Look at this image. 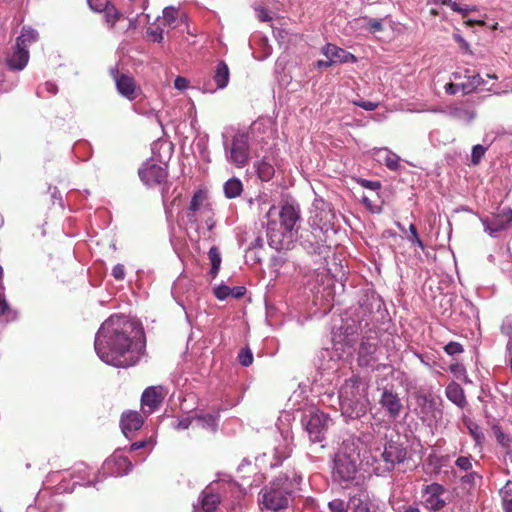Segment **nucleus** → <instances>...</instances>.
<instances>
[{
    "label": "nucleus",
    "instance_id": "31",
    "mask_svg": "<svg viewBox=\"0 0 512 512\" xmlns=\"http://www.w3.org/2000/svg\"><path fill=\"white\" fill-rule=\"evenodd\" d=\"M258 177L262 181H269L274 175V167L265 159L258 161L254 164Z\"/></svg>",
    "mask_w": 512,
    "mask_h": 512
},
{
    "label": "nucleus",
    "instance_id": "2",
    "mask_svg": "<svg viewBox=\"0 0 512 512\" xmlns=\"http://www.w3.org/2000/svg\"><path fill=\"white\" fill-rule=\"evenodd\" d=\"M252 136L258 142L267 143L272 138V129L265 125L263 121H255L249 129V132L237 131L231 139L222 134L223 147L226 161L237 167H245L250 159L249 137Z\"/></svg>",
    "mask_w": 512,
    "mask_h": 512
},
{
    "label": "nucleus",
    "instance_id": "7",
    "mask_svg": "<svg viewBox=\"0 0 512 512\" xmlns=\"http://www.w3.org/2000/svg\"><path fill=\"white\" fill-rule=\"evenodd\" d=\"M169 148V145L164 141H155L151 146L153 156L148 159L139 168L138 174L141 181L147 186H155L162 184L167 178V156H162L157 153L163 148Z\"/></svg>",
    "mask_w": 512,
    "mask_h": 512
},
{
    "label": "nucleus",
    "instance_id": "22",
    "mask_svg": "<svg viewBox=\"0 0 512 512\" xmlns=\"http://www.w3.org/2000/svg\"><path fill=\"white\" fill-rule=\"evenodd\" d=\"M322 53L327 59H330L333 64L336 63H355L357 58L345 49H342L334 44H326L322 48Z\"/></svg>",
    "mask_w": 512,
    "mask_h": 512
},
{
    "label": "nucleus",
    "instance_id": "48",
    "mask_svg": "<svg viewBox=\"0 0 512 512\" xmlns=\"http://www.w3.org/2000/svg\"><path fill=\"white\" fill-rule=\"evenodd\" d=\"M390 505L394 512H405L407 507H409V505L398 499L395 494L390 498Z\"/></svg>",
    "mask_w": 512,
    "mask_h": 512
},
{
    "label": "nucleus",
    "instance_id": "42",
    "mask_svg": "<svg viewBox=\"0 0 512 512\" xmlns=\"http://www.w3.org/2000/svg\"><path fill=\"white\" fill-rule=\"evenodd\" d=\"M87 471H88V467L81 464L76 470H75V473H77V478L78 480L74 482V484H79V485H84V486H90V485H95L93 482L91 481H87L85 482V479H86V475H87Z\"/></svg>",
    "mask_w": 512,
    "mask_h": 512
},
{
    "label": "nucleus",
    "instance_id": "59",
    "mask_svg": "<svg viewBox=\"0 0 512 512\" xmlns=\"http://www.w3.org/2000/svg\"><path fill=\"white\" fill-rule=\"evenodd\" d=\"M148 36L151 37V39L153 41H156V42H162L163 40V32L160 28H156V29H150L148 30Z\"/></svg>",
    "mask_w": 512,
    "mask_h": 512
},
{
    "label": "nucleus",
    "instance_id": "4",
    "mask_svg": "<svg viewBox=\"0 0 512 512\" xmlns=\"http://www.w3.org/2000/svg\"><path fill=\"white\" fill-rule=\"evenodd\" d=\"M301 481V475L295 470L280 474L261 490V503L272 511L286 509L293 494L299 490Z\"/></svg>",
    "mask_w": 512,
    "mask_h": 512
},
{
    "label": "nucleus",
    "instance_id": "49",
    "mask_svg": "<svg viewBox=\"0 0 512 512\" xmlns=\"http://www.w3.org/2000/svg\"><path fill=\"white\" fill-rule=\"evenodd\" d=\"M455 465L464 471H468L472 468V458L470 456H460L455 461Z\"/></svg>",
    "mask_w": 512,
    "mask_h": 512
},
{
    "label": "nucleus",
    "instance_id": "28",
    "mask_svg": "<svg viewBox=\"0 0 512 512\" xmlns=\"http://www.w3.org/2000/svg\"><path fill=\"white\" fill-rule=\"evenodd\" d=\"M200 503L204 512H213L220 503V497L210 490H204L200 495Z\"/></svg>",
    "mask_w": 512,
    "mask_h": 512
},
{
    "label": "nucleus",
    "instance_id": "41",
    "mask_svg": "<svg viewBox=\"0 0 512 512\" xmlns=\"http://www.w3.org/2000/svg\"><path fill=\"white\" fill-rule=\"evenodd\" d=\"M178 17V9L173 6H169L164 8L163 10V19L164 21L172 27H175V21Z\"/></svg>",
    "mask_w": 512,
    "mask_h": 512
},
{
    "label": "nucleus",
    "instance_id": "53",
    "mask_svg": "<svg viewBox=\"0 0 512 512\" xmlns=\"http://www.w3.org/2000/svg\"><path fill=\"white\" fill-rule=\"evenodd\" d=\"M500 496L502 503L512 497V481H507L502 489H500Z\"/></svg>",
    "mask_w": 512,
    "mask_h": 512
},
{
    "label": "nucleus",
    "instance_id": "1",
    "mask_svg": "<svg viewBox=\"0 0 512 512\" xmlns=\"http://www.w3.org/2000/svg\"><path fill=\"white\" fill-rule=\"evenodd\" d=\"M146 347L142 325L123 315H112L98 329L94 348L108 365L128 368L136 365Z\"/></svg>",
    "mask_w": 512,
    "mask_h": 512
},
{
    "label": "nucleus",
    "instance_id": "29",
    "mask_svg": "<svg viewBox=\"0 0 512 512\" xmlns=\"http://www.w3.org/2000/svg\"><path fill=\"white\" fill-rule=\"evenodd\" d=\"M224 195L228 199H233L241 195L243 184L239 178L232 177L224 183Z\"/></svg>",
    "mask_w": 512,
    "mask_h": 512
},
{
    "label": "nucleus",
    "instance_id": "55",
    "mask_svg": "<svg viewBox=\"0 0 512 512\" xmlns=\"http://www.w3.org/2000/svg\"><path fill=\"white\" fill-rule=\"evenodd\" d=\"M192 419L191 418H183L178 419L175 422H173L172 426L174 429L177 430H185L191 425Z\"/></svg>",
    "mask_w": 512,
    "mask_h": 512
},
{
    "label": "nucleus",
    "instance_id": "19",
    "mask_svg": "<svg viewBox=\"0 0 512 512\" xmlns=\"http://www.w3.org/2000/svg\"><path fill=\"white\" fill-rule=\"evenodd\" d=\"M143 423V417L136 411L124 412L120 420L121 430L128 439L134 436V433L142 427Z\"/></svg>",
    "mask_w": 512,
    "mask_h": 512
},
{
    "label": "nucleus",
    "instance_id": "44",
    "mask_svg": "<svg viewBox=\"0 0 512 512\" xmlns=\"http://www.w3.org/2000/svg\"><path fill=\"white\" fill-rule=\"evenodd\" d=\"M444 351L450 356H455L461 354L464 349L460 343L451 341L444 346Z\"/></svg>",
    "mask_w": 512,
    "mask_h": 512
},
{
    "label": "nucleus",
    "instance_id": "43",
    "mask_svg": "<svg viewBox=\"0 0 512 512\" xmlns=\"http://www.w3.org/2000/svg\"><path fill=\"white\" fill-rule=\"evenodd\" d=\"M492 432H493L495 438L497 439V441L500 443V445H502V446H508L509 445L510 440L506 436V434H504L501 426L493 425L492 426Z\"/></svg>",
    "mask_w": 512,
    "mask_h": 512
},
{
    "label": "nucleus",
    "instance_id": "36",
    "mask_svg": "<svg viewBox=\"0 0 512 512\" xmlns=\"http://www.w3.org/2000/svg\"><path fill=\"white\" fill-rule=\"evenodd\" d=\"M208 256L211 262L210 274L212 278H215L219 272L221 265V255L217 247L213 246L208 252Z\"/></svg>",
    "mask_w": 512,
    "mask_h": 512
},
{
    "label": "nucleus",
    "instance_id": "15",
    "mask_svg": "<svg viewBox=\"0 0 512 512\" xmlns=\"http://www.w3.org/2000/svg\"><path fill=\"white\" fill-rule=\"evenodd\" d=\"M379 404L386 411L389 418L397 419L402 411L403 405L398 394L391 389L385 388L379 399Z\"/></svg>",
    "mask_w": 512,
    "mask_h": 512
},
{
    "label": "nucleus",
    "instance_id": "26",
    "mask_svg": "<svg viewBox=\"0 0 512 512\" xmlns=\"http://www.w3.org/2000/svg\"><path fill=\"white\" fill-rule=\"evenodd\" d=\"M230 79V71L228 65L224 61H219L215 67L213 74V81L216 84V89H224Z\"/></svg>",
    "mask_w": 512,
    "mask_h": 512
},
{
    "label": "nucleus",
    "instance_id": "56",
    "mask_svg": "<svg viewBox=\"0 0 512 512\" xmlns=\"http://www.w3.org/2000/svg\"><path fill=\"white\" fill-rule=\"evenodd\" d=\"M112 276L116 280H123L125 278V268L122 264H116L112 269Z\"/></svg>",
    "mask_w": 512,
    "mask_h": 512
},
{
    "label": "nucleus",
    "instance_id": "34",
    "mask_svg": "<svg viewBox=\"0 0 512 512\" xmlns=\"http://www.w3.org/2000/svg\"><path fill=\"white\" fill-rule=\"evenodd\" d=\"M194 419L198 422V424L202 428L209 429L212 431H214L216 429L217 424H218L217 415L210 414V413L196 415Z\"/></svg>",
    "mask_w": 512,
    "mask_h": 512
},
{
    "label": "nucleus",
    "instance_id": "12",
    "mask_svg": "<svg viewBox=\"0 0 512 512\" xmlns=\"http://www.w3.org/2000/svg\"><path fill=\"white\" fill-rule=\"evenodd\" d=\"M422 498V503L429 512H438L447 504L446 489L438 483H431L424 486Z\"/></svg>",
    "mask_w": 512,
    "mask_h": 512
},
{
    "label": "nucleus",
    "instance_id": "23",
    "mask_svg": "<svg viewBox=\"0 0 512 512\" xmlns=\"http://www.w3.org/2000/svg\"><path fill=\"white\" fill-rule=\"evenodd\" d=\"M29 58V50L15 44L12 53L6 59V63L9 69L21 71L27 66Z\"/></svg>",
    "mask_w": 512,
    "mask_h": 512
},
{
    "label": "nucleus",
    "instance_id": "10",
    "mask_svg": "<svg viewBox=\"0 0 512 512\" xmlns=\"http://www.w3.org/2000/svg\"><path fill=\"white\" fill-rule=\"evenodd\" d=\"M311 215L309 217L310 226L319 234H323L324 230L332 225L335 218L331 204L321 198L313 201Z\"/></svg>",
    "mask_w": 512,
    "mask_h": 512
},
{
    "label": "nucleus",
    "instance_id": "13",
    "mask_svg": "<svg viewBox=\"0 0 512 512\" xmlns=\"http://www.w3.org/2000/svg\"><path fill=\"white\" fill-rule=\"evenodd\" d=\"M132 469L131 461L124 455V449H117L105 460L102 466L103 474L113 477L127 475Z\"/></svg>",
    "mask_w": 512,
    "mask_h": 512
},
{
    "label": "nucleus",
    "instance_id": "21",
    "mask_svg": "<svg viewBox=\"0 0 512 512\" xmlns=\"http://www.w3.org/2000/svg\"><path fill=\"white\" fill-rule=\"evenodd\" d=\"M371 155L391 171H398L401 167L400 157L387 147L373 148Z\"/></svg>",
    "mask_w": 512,
    "mask_h": 512
},
{
    "label": "nucleus",
    "instance_id": "50",
    "mask_svg": "<svg viewBox=\"0 0 512 512\" xmlns=\"http://www.w3.org/2000/svg\"><path fill=\"white\" fill-rule=\"evenodd\" d=\"M366 28L372 33L380 32L383 30L382 20L369 18L366 23Z\"/></svg>",
    "mask_w": 512,
    "mask_h": 512
},
{
    "label": "nucleus",
    "instance_id": "18",
    "mask_svg": "<svg viewBox=\"0 0 512 512\" xmlns=\"http://www.w3.org/2000/svg\"><path fill=\"white\" fill-rule=\"evenodd\" d=\"M163 400L162 389L158 387H148L144 390L141 397L142 411L146 415L152 414Z\"/></svg>",
    "mask_w": 512,
    "mask_h": 512
},
{
    "label": "nucleus",
    "instance_id": "52",
    "mask_svg": "<svg viewBox=\"0 0 512 512\" xmlns=\"http://www.w3.org/2000/svg\"><path fill=\"white\" fill-rule=\"evenodd\" d=\"M214 294L217 299L225 300L227 297L230 296V287L224 284L219 285L214 289Z\"/></svg>",
    "mask_w": 512,
    "mask_h": 512
},
{
    "label": "nucleus",
    "instance_id": "9",
    "mask_svg": "<svg viewBox=\"0 0 512 512\" xmlns=\"http://www.w3.org/2000/svg\"><path fill=\"white\" fill-rule=\"evenodd\" d=\"M407 455L406 448L398 442L388 441L383 450L376 449L373 453L375 462L382 463L384 471H392L396 464L402 463Z\"/></svg>",
    "mask_w": 512,
    "mask_h": 512
},
{
    "label": "nucleus",
    "instance_id": "57",
    "mask_svg": "<svg viewBox=\"0 0 512 512\" xmlns=\"http://www.w3.org/2000/svg\"><path fill=\"white\" fill-rule=\"evenodd\" d=\"M501 332L506 335H512V316H506L503 319Z\"/></svg>",
    "mask_w": 512,
    "mask_h": 512
},
{
    "label": "nucleus",
    "instance_id": "47",
    "mask_svg": "<svg viewBox=\"0 0 512 512\" xmlns=\"http://www.w3.org/2000/svg\"><path fill=\"white\" fill-rule=\"evenodd\" d=\"M478 476L476 472H470L461 477V485L463 488L470 489L475 485V479Z\"/></svg>",
    "mask_w": 512,
    "mask_h": 512
},
{
    "label": "nucleus",
    "instance_id": "46",
    "mask_svg": "<svg viewBox=\"0 0 512 512\" xmlns=\"http://www.w3.org/2000/svg\"><path fill=\"white\" fill-rule=\"evenodd\" d=\"M331 512H348L347 505L341 499H333L328 503Z\"/></svg>",
    "mask_w": 512,
    "mask_h": 512
},
{
    "label": "nucleus",
    "instance_id": "61",
    "mask_svg": "<svg viewBox=\"0 0 512 512\" xmlns=\"http://www.w3.org/2000/svg\"><path fill=\"white\" fill-rule=\"evenodd\" d=\"M174 86L178 90H184L188 87V81L185 78L178 76L174 81Z\"/></svg>",
    "mask_w": 512,
    "mask_h": 512
},
{
    "label": "nucleus",
    "instance_id": "62",
    "mask_svg": "<svg viewBox=\"0 0 512 512\" xmlns=\"http://www.w3.org/2000/svg\"><path fill=\"white\" fill-rule=\"evenodd\" d=\"M149 443H150V440H141V441L134 442L130 445L129 450L137 451L139 449L146 447Z\"/></svg>",
    "mask_w": 512,
    "mask_h": 512
},
{
    "label": "nucleus",
    "instance_id": "30",
    "mask_svg": "<svg viewBox=\"0 0 512 512\" xmlns=\"http://www.w3.org/2000/svg\"><path fill=\"white\" fill-rule=\"evenodd\" d=\"M447 398L454 404L461 406L464 402L463 390L457 383H450L445 390Z\"/></svg>",
    "mask_w": 512,
    "mask_h": 512
},
{
    "label": "nucleus",
    "instance_id": "58",
    "mask_svg": "<svg viewBox=\"0 0 512 512\" xmlns=\"http://www.w3.org/2000/svg\"><path fill=\"white\" fill-rule=\"evenodd\" d=\"M355 104L366 111H373L378 107V103L364 100L357 101Z\"/></svg>",
    "mask_w": 512,
    "mask_h": 512
},
{
    "label": "nucleus",
    "instance_id": "27",
    "mask_svg": "<svg viewBox=\"0 0 512 512\" xmlns=\"http://www.w3.org/2000/svg\"><path fill=\"white\" fill-rule=\"evenodd\" d=\"M512 223V210L504 209L500 211L498 215L494 217V220L491 225H487V230L499 231L507 229L508 226Z\"/></svg>",
    "mask_w": 512,
    "mask_h": 512
},
{
    "label": "nucleus",
    "instance_id": "14",
    "mask_svg": "<svg viewBox=\"0 0 512 512\" xmlns=\"http://www.w3.org/2000/svg\"><path fill=\"white\" fill-rule=\"evenodd\" d=\"M212 213V206L208 201L205 191L197 190L190 201L187 209V220L189 223H197L206 214Z\"/></svg>",
    "mask_w": 512,
    "mask_h": 512
},
{
    "label": "nucleus",
    "instance_id": "38",
    "mask_svg": "<svg viewBox=\"0 0 512 512\" xmlns=\"http://www.w3.org/2000/svg\"><path fill=\"white\" fill-rule=\"evenodd\" d=\"M105 20L106 22L113 27L119 19L118 10L110 3L106 2L104 6Z\"/></svg>",
    "mask_w": 512,
    "mask_h": 512
},
{
    "label": "nucleus",
    "instance_id": "16",
    "mask_svg": "<svg viewBox=\"0 0 512 512\" xmlns=\"http://www.w3.org/2000/svg\"><path fill=\"white\" fill-rule=\"evenodd\" d=\"M465 78H467V80L461 83H447L445 85L446 93L454 95L458 91H462L464 94H469L480 85V76L475 71L470 73L469 70H466Z\"/></svg>",
    "mask_w": 512,
    "mask_h": 512
},
{
    "label": "nucleus",
    "instance_id": "37",
    "mask_svg": "<svg viewBox=\"0 0 512 512\" xmlns=\"http://www.w3.org/2000/svg\"><path fill=\"white\" fill-rule=\"evenodd\" d=\"M348 512H370L368 504L359 497H351L347 503Z\"/></svg>",
    "mask_w": 512,
    "mask_h": 512
},
{
    "label": "nucleus",
    "instance_id": "51",
    "mask_svg": "<svg viewBox=\"0 0 512 512\" xmlns=\"http://www.w3.org/2000/svg\"><path fill=\"white\" fill-rule=\"evenodd\" d=\"M464 424L473 436L476 444L480 443V432L478 429V426L476 424H473L469 419H464Z\"/></svg>",
    "mask_w": 512,
    "mask_h": 512
},
{
    "label": "nucleus",
    "instance_id": "20",
    "mask_svg": "<svg viewBox=\"0 0 512 512\" xmlns=\"http://www.w3.org/2000/svg\"><path fill=\"white\" fill-rule=\"evenodd\" d=\"M111 74L115 80L118 92L128 100H134L137 97L134 79L125 74L119 76L116 69H112Z\"/></svg>",
    "mask_w": 512,
    "mask_h": 512
},
{
    "label": "nucleus",
    "instance_id": "35",
    "mask_svg": "<svg viewBox=\"0 0 512 512\" xmlns=\"http://www.w3.org/2000/svg\"><path fill=\"white\" fill-rule=\"evenodd\" d=\"M452 115L458 121L468 124L476 119L477 112L475 110H470L468 108L461 107L454 109Z\"/></svg>",
    "mask_w": 512,
    "mask_h": 512
},
{
    "label": "nucleus",
    "instance_id": "11",
    "mask_svg": "<svg viewBox=\"0 0 512 512\" xmlns=\"http://www.w3.org/2000/svg\"><path fill=\"white\" fill-rule=\"evenodd\" d=\"M379 361L378 341L376 337H363L357 350V363L362 368L374 369Z\"/></svg>",
    "mask_w": 512,
    "mask_h": 512
},
{
    "label": "nucleus",
    "instance_id": "24",
    "mask_svg": "<svg viewBox=\"0 0 512 512\" xmlns=\"http://www.w3.org/2000/svg\"><path fill=\"white\" fill-rule=\"evenodd\" d=\"M417 405L424 416H435L437 401L431 393H419L416 396Z\"/></svg>",
    "mask_w": 512,
    "mask_h": 512
},
{
    "label": "nucleus",
    "instance_id": "8",
    "mask_svg": "<svg viewBox=\"0 0 512 512\" xmlns=\"http://www.w3.org/2000/svg\"><path fill=\"white\" fill-rule=\"evenodd\" d=\"M301 422L313 443H321L325 439L327 430L332 425V419L329 415L314 407L303 414Z\"/></svg>",
    "mask_w": 512,
    "mask_h": 512
},
{
    "label": "nucleus",
    "instance_id": "3",
    "mask_svg": "<svg viewBox=\"0 0 512 512\" xmlns=\"http://www.w3.org/2000/svg\"><path fill=\"white\" fill-rule=\"evenodd\" d=\"M368 383L357 375L345 380L338 392L341 415L348 420L365 416L369 406Z\"/></svg>",
    "mask_w": 512,
    "mask_h": 512
},
{
    "label": "nucleus",
    "instance_id": "32",
    "mask_svg": "<svg viewBox=\"0 0 512 512\" xmlns=\"http://www.w3.org/2000/svg\"><path fill=\"white\" fill-rule=\"evenodd\" d=\"M363 321H365V326H367L368 322L364 318H362L361 320L358 321L357 324L355 322H353V324L345 323L341 327L342 334L344 336V341L346 342V344L352 343V337L358 333L359 329L362 327Z\"/></svg>",
    "mask_w": 512,
    "mask_h": 512
},
{
    "label": "nucleus",
    "instance_id": "63",
    "mask_svg": "<svg viewBox=\"0 0 512 512\" xmlns=\"http://www.w3.org/2000/svg\"><path fill=\"white\" fill-rule=\"evenodd\" d=\"M245 288L243 286H236L234 288H230V296L234 298H240L244 295Z\"/></svg>",
    "mask_w": 512,
    "mask_h": 512
},
{
    "label": "nucleus",
    "instance_id": "60",
    "mask_svg": "<svg viewBox=\"0 0 512 512\" xmlns=\"http://www.w3.org/2000/svg\"><path fill=\"white\" fill-rule=\"evenodd\" d=\"M11 309H10V306L8 304V302L6 301L4 295L2 293H0V314L1 315H9L11 313Z\"/></svg>",
    "mask_w": 512,
    "mask_h": 512
},
{
    "label": "nucleus",
    "instance_id": "39",
    "mask_svg": "<svg viewBox=\"0 0 512 512\" xmlns=\"http://www.w3.org/2000/svg\"><path fill=\"white\" fill-rule=\"evenodd\" d=\"M238 361L244 367H249L253 363V353L249 347H243L238 353Z\"/></svg>",
    "mask_w": 512,
    "mask_h": 512
},
{
    "label": "nucleus",
    "instance_id": "54",
    "mask_svg": "<svg viewBox=\"0 0 512 512\" xmlns=\"http://www.w3.org/2000/svg\"><path fill=\"white\" fill-rule=\"evenodd\" d=\"M358 183L362 187H364L366 189L373 190V191L379 190L381 188V183L379 181H371V180H367V179H360L358 181Z\"/></svg>",
    "mask_w": 512,
    "mask_h": 512
},
{
    "label": "nucleus",
    "instance_id": "6",
    "mask_svg": "<svg viewBox=\"0 0 512 512\" xmlns=\"http://www.w3.org/2000/svg\"><path fill=\"white\" fill-rule=\"evenodd\" d=\"M359 450L355 439L343 441L333 458L332 479L343 487H348L356 479Z\"/></svg>",
    "mask_w": 512,
    "mask_h": 512
},
{
    "label": "nucleus",
    "instance_id": "45",
    "mask_svg": "<svg viewBox=\"0 0 512 512\" xmlns=\"http://www.w3.org/2000/svg\"><path fill=\"white\" fill-rule=\"evenodd\" d=\"M371 302L364 303L361 305L360 309L363 310V315H366V311L369 312V314L372 312V309L376 307L377 309L381 308V299L378 296L372 295Z\"/></svg>",
    "mask_w": 512,
    "mask_h": 512
},
{
    "label": "nucleus",
    "instance_id": "17",
    "mask_svg": "<svg viewBox=\"0 0 512 512\" xmlns=\"http://www.w3.org/2000/svg\"><path fill=\"white\" fill-rule=\"evenodd\" d=\"M301 245L310 254L324 255L327 254L329 247L325 244L323 234L311 231L305 236L301 235Z\"/></svg>",
    "mask_w": 512,
    "mask_h": 512
},
{
    "label": "nucleus",
    "instance_id": "25",
    "mask_svg": "<svg viewBox=\"0 0 512 512\" xmlns=\"http://www.w3.org/2000/svg\"><path fill=\"white\" fill-rule=\"evenodd\" d=\"M38 39L39 33L36 29L30 26H23L20 35L16 38L15 44L29 50L30 45L37 42Z\"/></svg>",
    "mask_w": 512,
    "mask_h": 512
},
{
    "label": "nucleus",
    "instance_id": "40",
    "mask_svg": "<svg viewBox=\"0 0 512 512\" xmlns=\"http://www.w3.org/2000/svg\"><path fill=\"white\" fill-rule=\"evenodd\" d=\"M407 240L411 244L418 246L421 250L424 251L425 245H424L423 241L420 239L418 232H417V228L414 224H410V226H409V235H407Z\"/></svg>",
    "mask_w": 512,
    "mask_h": 512
},
{
    "label": "nucleus",
    "instance_id": "33",
    "mask_svg": "<svg viewBox=\"0 0 512 512\" xmlns=\"http://www.w3.org/2000/svg\"><path fill=\"white\" fill-rule=\"evenodd\" d=\"M292 449L290 445L286 442V440L283 441V443H280L278 446L274 449V457L276 459L275 463H271V467L278 466L282 463V461L290 456Z\"/></svg>",
    "mask_w": 512,
    "mask_h": 512
},
{
    "label": "nucleus",
    "instance_id": "64",
    "mask_svg": "<svg viewBox=\"0 0 512 512\" xmlns=\"http://www.w3.org/2000/svg\"><path fill=\"white\" fill-rule=\"evenodd\" d=\"M480 162V144H476L472 148V163L478 164Z\"/></svg>",
    "mask_w": 512,
    "mask_h": 512
},
{
    "label": "nucleus",
    "instance_id": "5",
    "mask_svg": "<svg viewBox=\"0 0 512 512\" xmlns=\"http://www.w3.org/2000/svg\"><path fill=\"white\" fill-rule=\"evenodd\" d=\"M267 235L272 243H280V237L285 234L292 239L297 234V224L300 221V209L293 204H285L277 211L272 206L266 214Z\"/></svg>",
    "mask_w": 512,
    "mask_h": 512
}]
</instances>
